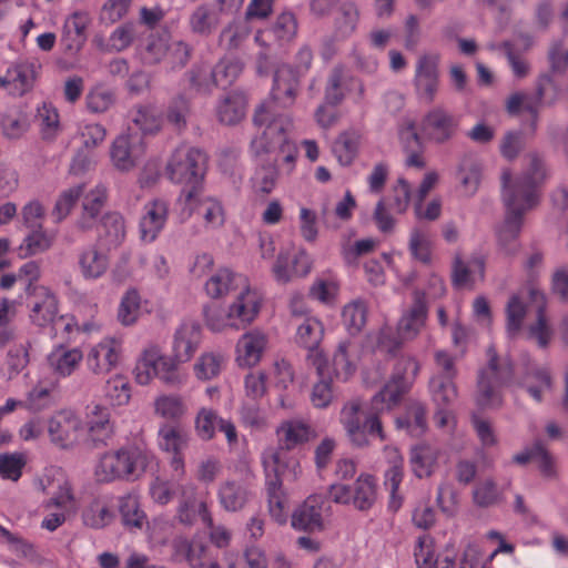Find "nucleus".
I'll return each instance as SVG.
<instances>
[{
  "instance_id": "obj_1",
  "label": "nucleus",
  "mask_w": 568,
  "mask_h": 568,
  "mask_svg": "<svg viewBox=\"0 0 568 568\" xmlns=\"http://www.w3.org/2000/svg\"><path fill=\"white\" fill-rule=\"evenodd\" d=\"M420 369L419 363L413 357H402L397 361L389 382L376 393L364 409L359 399L346 403L341 412V423L346 434L356 447L369 445L368 435L385 440L379 414L395 406L402 395L413 385Z\"/></svg>"
},
{
  "instance_id": "obj_2",
  "label": "nucleus",
  "mask_w": 568,
  "mask_h": 568,
  "mask_svg": "<svg viewBox=\"0 0 568 568\" xmlns=\"http://www.w3.org/2000/svg\"><path fill=\"white\" fill-rule=\"evenodd\" d=\"M169 180L184 185L178 197L182 220L189 219L197 203V192L205 173V155L199 149L180 145L165 168Z\"/></svg>"
},
{
  "instance_id": "obj_3",
  "label": "nucleus",
  "mask_w": 568,
  "mask_h": 568,
  "mask_svg": "<svg viewBox=\"0 0 568 568\" xmlns=\"http://www.w3.org/2000/svg\"><path fill=\"white\" fill-rule=\"evenodd\" d=\"M262 306L260 294L246 283L226 307L212 306L204 311L207 328L220 333L229 328L240 331L251 325Z\"/></svg>"
},
{
  "instance_id": "obj_4",
  "label": "nucleus",
  "mask_w": 568,
  "mask_h": 568,
  "mask_svg": "<svg viewBox=\"0 0 568 568\" xmlns=\"http://www.w3.org/2000/svg\"><path fill=\"white\" fill-rule=\"evenodd\" d=\"M153 459L151 452L136 446L109 450L99 457L94 466V477L99 483L138 478Z\"/></svg>"
},
{
  "instance_id": "obj_5",
  "label": "nucleus",
  "mask_w": 568,
  "mask_h": 568,
  "mask_svg": "<svg viewBox=\"0 0 568 568\" xmlns=\"http://www.w3.org/2000/svg\"><path fill=\"white\" fill-rule=\"evenodd\" d=\"M526 165L520 174L514 175L510 169H504L500 175L501 193H514L517 200L537 206L540 199L539 189L550 178L546 158L534 151L525 156Z\"/></svg>"
},
{
  "instance_id": "obj_6",
  "label": "nucleus",
  "mask_w": 568,
  "mask_h": 568,
  "mask_svg": "<svg viewBox=\"0 0 568 568\" xmlns=\"http://www.w3.org/2000/svg\"><path fill=\"white\" fill-rule=\"evenodd\" d=\"M488 364L478 377L476 404L483 408H497L501 405V387L507 385L514 375L511 363L499 359L494 347L487 349Z\"/></svg>"
},
{
  "instance_id": "obj_7",
  "label": "nucleus",
  "mask_w": 568,
  "mask_h": 568,
  "mask_svg": "<svg viewBox=\"0 0 568 568\" xmlns=\"http://www.w3.org/2000/svg\"><path fill=\"white\" fill-rule=\"evenodd\" d=\"M261 135L251 142V151L254 155H270V160L276 164L285 162L290 165L295 161L297 150L287 138V130L292 126L291 119H273L264 124Z\"/></svg>"
},
{
  "instance_id": "obj_8",
  "label": "nucleus",
  "mask_w": 568,
  "mask_h": 568,
  "mask_svg": "<svg viewBox=\"0 0 568 568\" xmlns=\"http://www.w3.org/2000/svg\"><path fill=\"white\" fill-rule=\"evenodd\" d=\"M298 84V77L292 68L287 65L278 68L274 74L271 99L261 103L255 110L253 118L255 125L263 126L273 119H288L277 111V106L288 108L294 103Z\"/></svg>"
},
{
  "instance_id": "obj_9",
  "label": "nucleus",
  "mask_w": 568,
  "mask_h": 568,
  "mask_svg": "<svg viewBox=\"0 0 568 568\" xmlns=\"http://www.w3.org/2000/svg\"><path fill=\"white\" fill-rule=\"evenodd\" d=\"M255 478L250 460L245 457L239 459L232 467V477L219 486L221 507L230 513L242 510L253 496Z\"/></svg>"
},
{
  "instance_id": "obj_10",
  "label": "nucleus",
  "mask_w": 568,
  "mask_h": 568,
  "mask_svg": "<svg viewBox=\"0 0 568 568\" xmlns=\"http://www.w3.org/2000/svg\"><path fill=\"white\" fill-rule=\"evenodd\" d=\"M243 63L235 57L221 59L213 69L200 65L191 71V84L203 93H209L214 87L226 88L242 73Z\"/></svg>"
},
{
  "instance_id": "obj_11",
  "label": "nucleus",
  "mask_w": 568,
  "mask_h": 568,
  "mask_svg": "<svg viewBox=\"0 0 568 568\" xmlns=\"http://www.w3.org/2000/svg\"><path fill=\"white\" fill-rule=\"evenodd\" d=\"M557 98V89L550 75H540L537 82L536 93H513L506 101V110L510 115H519L523 112L532 118L531 126L536 128L537 116L541 103H552Z\"/></svg>"
},
{
  "instance_id": "obj_12",
  "label": "nucleus",
  "mask_w": 568,
  "mask_h": 568,
  "mask_svg": "<svg viewBox=\"0 0 568 568\" xmlns=\"http://www.w3.org/2000/svg\"><path fill=\"white\" fill-rule=\"evenodd\" d=\"M276 447H266L261 455V463L265 475V484L283 481H297L302 476V466L298 459Z\"/></svg>"
},
{
  "instance_id": "obj_13",
  "label": "nucleus",
  "mask_w": 568,
  "mask_h": 568,
  "mask_svg": "<svg viewBox=\"0 0 568 568\" xmlns=\"http://www.w3.org/2000/svg\"><path fill=\"white\" fill-rule=\"evenodd\" d=\"M122 358V343L115 337H104L91 345L85 354V366L90 373L104 376L115 369Z\"/></svg>"
},
{
  "instance_id": "obj_14",
  "label": "nucleus",
  "mask_w": 568,
  "mask_h": 568,
  "mask_svg": "<svg viewBox=\"0 0 568 568\" xmlns=\"http://www.w3.org/2000/svg\"><path fill=\"white\" fill-rule=\"evenodd\" d=\"M440 54L426 52L418 57L415 65L414 85L417 95L426 103H432L439 88Z\"/></svg>"
},
{
  "instance_id": "obj_15",
  "label": "nucleus",
  "mask_w": 568,
  "mask_h": 568,
  "mask_svg": "<svg viewBox=\"0 0 568 568\" xmlns=\"http://www.w3.org/2000/svg\"><path fill=\"white\" fill-rule=\"evenodd\" d=\"M38 488L49 496L42 503V507L47 511L63 510L68 513L73 503V495L68 480L58 469L48 470L37 481Z\"/></svg>"
},
{
  "instance_id": "obj_16",
  "label": "nucleus",
  "mask_w": 568,
  "mask_h": 568,
  "mask_svg": "<svg viewBox=\"0 0 568 568\" xmlns=\"http://www.w3.org/2000/svg\"><path fill=\"white\" fill-rule=\"evenodd\" d=\"M38 488L49 496L42 503V507L47 511L63 510L68 513L73 503V495L68 480L58 469L48 470L37 481Z\"/></svg>"
},
{
  "instance_id": "obj_17",
  "label": "nucleus",
  "mask_w": 568,
  "mask_h": 568,
  "mask_svg": "<svg viewBox=\"0 0 568 568\" xmlns=\"http://www.w3.org/2000/svg\"><path fill=\"white\" fill-rule=\"evenodd\" d=\"M458 126V116L443 106L430 109L422 121L423 134L428 141L437 144L452 140L456 135Z\"/></svg>"
},
{
  "instance_id": "obj_18",
  "label": "nucleus",
  "mask_w": 568,
  "mask_h": 568,
  "mask_svg": "<svg viewBox=\"0 0 568 568\" xmlns=\"http://www.w3.org/2000/svg\"><path fill=\"white\" fill-rule=\"evenodd\" d=\"M170 203L163 197H153L144 203L139 220L140 239L153 243L164 230L169 220Z\"/></svg>"
},
{
  "instance_id": "obj_19",
  "label": "nucleus",
  "mask_w": 568,
  "mask_h": 568,
  "mask_svg": "<svg viewBox=\"0 0 568 568\" xmlns=\"http://www.w3.org/2000/svg\"><path fill=\"white\" fill-rule=\"evenodd\" d=\"M40 70L41 64L34 59L19 61L0 77V89H7L13 97H22L32 90Z\"/></svg>"
},
{
  "instance_id": "obj_20",
  "label": "nucleus",
  "mask_w": 568,
  "mask_h": 568,
  "mask_svg": "<svg viewBox=\"0 0 568 568\" xmlns=\"http://www.w3.org/2000/svg\"><path fill=\"white\" fill-rule=\"evenodd\" d=\"M83 432L80 418L71 410L58 412L48 422L50 439L61 448H69L79 443Z\"/></svg>"
},
{
  "instance_id": "obj_21",
  "label": "nucleus",
  "mask_w": 568,
  "mask_h": 568,
  "mask_svg": "<svg viewBox=\"0 0 568 568\" xmlns=\"http://www.w3.org/2000/svg\"><path fill=\"white\" fill-rule=\"evenodd\" d=\"M328 508V501L322 495L308 496L292 514V527L310 532L323 530L324 515Z\"/></svg>"
},
{
  "instance_id": "obj_22",
  "label": "nucleus",
  "mask_w": 568,
  "mask_h": 568,
  "mask_svg": "<svg viewBox=\"0 0 568 568\" xmlns=\"http://www.w3.org/2000/svg\"><path fill=\"white\" fill-rule=\"evenodd\" d=\"M202 343V327L194 320L181 322L174 329L171 342V353L180 363H187L194 356Z\"/></svg>"
},
{
  "instance_id": "obj_23",
  "label": "nucleus",
  "mask_w": 568,
  "mask_h": 568,
  "mask_svg": "<svg viewBox=\"0 0 568 568\" xmlns=\"http://www.w3.org/2000/svg\"><path fill=\"white\" fill-rule=\"evenodd\" d=\"M144 154V143L136 133L119 135L111 145L110 156L114 168L122 172L131 171Z\"/></svg>"
},
{
  "instance_id": "obj_24",
  "label": "nucleus",
  "mask_w": 568,
  "mask_h": 568,
  "mask_svg": "<svg viewBox=\"0 0 568 568\" xmlns=\"http://www.w3.org/2000/svg\"><path fill=\"white\" fill-rule=\"evenodd\" d=\"M324 327L314 316H306L296 328L295 342L310 352L307 358L316 367L317 374L323 375L324 354L318 349L323 338Z\"/></svg>"
},
{
  "instance_id": "obj_25",
  "label": "nucleus",
  "mask_w": 568,
  "mask_h": 568,
  "mask_svg": "<svg viewBox=\"0 0 568 568\" xmlns=\"http://www.w3.org/2000/svg\"><path fill=\"white\" fill-rule=\"evenodd\" d=\"M268 344V335L262 329L247 331L236 342L235 362L243 368L256 366L267 351Z\"/></svg>"
},
{
  "instance_id": "obj_26",
  "label": "nucleus",
  "mask_w": 568,
  "mask_h": 568,
  "mask_svg": "<svg viewBox=\"0 0 568 568\" xmlns=\"http://www.w3.org/2000/svg\"><path fill=\"white\" fill-rule=\"evenodd\" d=\"M28 306L30 321L39 327L51 325L58 316V300L45 286L29 287Z\"/></svg>"
},
{
  "instance_id": "obj_27",
  "label": "nucleus",
  "mask_w": 568,
  "mask_h": 568,
  "mask_svg": "<svg viewBox=\"0 0 568 568\" xmlns=\"http://www.w3.org/2000/svg\"><path fill=\"white\" fill-rule=\"evenodd\" d=\"M276 448L291 452L315 439L316 430L300 418L285 419L275 429Z\"/></svg>"
},
{
  "instance_id": "obj_28",
  "label": "nucleus",
  "mask_w": 568,
  "mask_h": 568,
  "mask_svg": "<svg viewBox=\"0 0 568 568\" xmlns=\"http://www.w3.org/2000/svg\"><path fill=\"white\" fill-rule=\"evenodd\" d=\"M197 518H201L207 526H212V517L206 503L196 497V487L192 483H185L179 496L176 519L183 525L191 526Z\"/></svg>"
},
{
  "instance_id": "obj_29",
  "label": "nucleus",
  "mask_w": 568,
  "mask_h": 568,
  "mask_svg": "<svg viewBox=\"0 0 568 568\" xmlns=\"http://www.w3.org/2000/svg\"><path fill=\"white\" fill-rule=\"evenodd\" d=\"M189 433L181 427L163 424L158 432V444L161 450L172 454L171 467L182 475L184 474V457L182 452L189 444Z\"/></svg>"
},
{
  "instance_id": "obj_30",
  "label": "nucleus",
  "mask_w": 568,
  "mask_h": 568,
  "mask_svg": "<svg viewBox=\"0 0 568 568\" xmlns=\"http://www.w3.org/2000/svg\"><path fill=\"white\" fill-rule=\"evenodd\" d=\"M530 298L536 305V321L527 327V338L534 341L540 348H547L554 337V328L546 315L547 300L544 292L531 288Z\"/></svg>"
},
{
  "instance_id": "obj_31",
  "label": "nucleus",
  "mask_w": 568,
  "mask_h": 568,
  "mask_svg": "<svg viewBox=\"0 0 568 568\" xmlns=\"http://www.w3.org/2000/svg\"><path fill=\"white\" fill-rule=\"evenodd\" d=\"M91 22L85 11H75L64 21L61 34V44L68 53H78L87 42V29Z\"/></svg>"
},
{
  "instance_id": "obj_32",
  "label": "nucleus",
  "mask_w": 568,
  "mask_h": 568,
  "mask_svg": "<svg viewBox=\"0 0 568 568\" xmlns=\"http://www.w3.org/2000/svg\"><path fill=\"white\" fill-rule=\"evenodd\" d=\"M485 276V261L475 255L464 261L459 253H455L452 265V283L457 288L473 287L476 281Z\"/></svg>"
},
{
  "instance_id": "obj_33",
  "label": "nucleus",
  "mask_w": 568,
  "mask_h": 568,
  "mask_svg": "<svg viewBox=\"0 0 568 568\" xmlns=\"http://www.w3.org/2000/svg\"><path fill=\"white\" fill-rule=\"evenodd\" d=\"M106 199L108 187L103 183L97 184L83 196L82 212L78 220L79 229L89 231L99 225Z\"/></svg>"
},
{
  "instance_id": "obj_34",
  "label": "nucleus",
  "mask_w": 568,
  "mask_h": 568,
  "mask_svg": "<svg viewBox=\"0 0 568 568\" xmlns=\"http://www.w3.org/2000/svg\"><path fill=\"white\" fill-rule=\"evenodd\" d=\"M427 318V304L425 294L414 292V301L407 312H405L398 322L397 332L400 339L415 338L425 326Z\"/></svg>"
},
{
  "instance_id": "obj_35",
  "label": "nucleus",
  "mask_w": 568,
  "mask_h": 568,
  "mask_svg": "<svg viewBox=\"0 0 568 568\" xmlns=\"http://www.w3.org/2000/svg\"><path fill=\"white\" fill-rule=\"evenodd\" d=\"M439 447L428 443L414 445L409 450V467L419 479L430 477L438 469Z\"/></svg>"
},
{
  "instance_id": "obj_36",
  "label": "nucleus",
  "mask_w": 568,
  "mask_h": 568,
  "mask_svg": "<svg viewBox=\"0 0 568 568\" xmlns=\"http://www.w3.org/2000/svg\"><path fill=\"white\" fill-rule=\"evenodd\" d=\"M501 201L505 206V219L497 230V235H519L524 215L535 206L517 200L511 192L501 193Z\"/></svg>"
},
{
  "instance_id": "obj_37",
  "label": "nucleus",
  "mask_w": 568,
  "mask_h": 568,
  "mask_svg": "<svg viewBox=\"0 0 568 568\" xmlns=\"http://www.w3.org/2000/svg\"><path fill=\"white\" fill-rule=\"evenodd\" d=\"M349 89L357 90V101H361L364 94V85L361 81L355 79H348L344 69L336 67L332 70L326 89H325V102L331 106H336L345 98V91Z\"/></svg>"
},
{
  "instance_id": "obj_38",
  "label": "nucleus",
  "mask_w": 568,
  "mask_h": 568,
  "mask_svg": "<svg viewBox=\"0 0 568 568\" xmlns=\"http://www.w3.org/2000/svg\"><path fill=\"white\" fill-rule=\"evenodd\" d=\"M481 178L483 164L480 160L475 154H464L456 168V179L463 192L468 196L476 194L480 186Z\"/></svg>"
},
{
  "instance_id": "obj_39",
  "label": "nucleus",
  "mask_w": 568,
  "mask_h": 568,
  "mask_svg": "<svg viewBox=\"0 0 568 568\" xmlns=\"http://www.w3.org/2000/svg\"><path fill=\"white\" fill-rule=\"evenodd\" d=\"M247 283L246 278L223 267L215 271L205 282V293L211 298H222L229 293L240 290Z\"/></svg>"
},
{
  "instance_id": "obj_40",
  "label": "nucleus",
  "mask_w": 568,
  "mask_h": 568,
  "mask_svg": "<svg viewBox=\"0 0 568 568\" xmlns=\"http://www.w3.org/2000/svg\"><path fill=\"white\" fill-rule=\"evenodd\" d=\"M85 429L88 438L95 445L104 444L113 434L108 408L94 405L88 408Z\"/></svg>"
},
{
  "instance_id": "obj_41",
  "label": "nucleus",
  "mask_w": 568,
  "mask_h": 568,
  "mask_svg": "<svg viewBox=\"0 0 568 568\" xmlns=\"http://www.w3.org/2000/svg\"><path fill=\"white\" fill-rule=\"evenodd\" d=\"M84 358L80 348L55 347L48 356V364L53 373L60 377L70 376Z\"/></svg>"
},
{
  "instance_id": "obj_42",
  "label": "nucleus",
  "mask_w": 568,
  "mask_h": 568,
  "mask_svg": "<svg viewBox=\"0 0 568 568\" xmlns=\"http://www.w3.org/2000/svg\"><path fill=\"white\" fill-rule=\"evenodd\" d=\"M246 112V98L241 92H230L216 105L217 120L227 125L239 123Z\"/></svg>"
},
{
  "instance_id": "obj_43",
  "label": "nucleus",
  "mask_w": 568,
  "mask_h": 568,
  "mask_svg": "<svg viewBox=\"0 0 568 568\" xmlns=\"http://www.w3.org/2000/svg\"><path fill=\"white\" fill-rule=\"evenodd\" d=\"M357 347L351 341H343L338 344L334 356L333 366L337 378L347 381L357 367Z\"/></svg>"
},
{
  "instance_id": "obj_44",
  "label": "nucleus",
  "mask_w": 568,
  "mask_h": 568,
  "mask_svg": "<svg viewBox=\"0 0 568 568\" xmlns=\"http://www.w3.org/2000/svg\"><path fill=\"white\" fill-rule=\"evenodd\" d=\"M353 506L358 510H368L377 499V480L371 475L361 474L353 484Z\"/></svg>"
},
{
  "instance_id": "obj_45",
  "label": "nucleus",
  "mask_w": 568,
  "mask_h": 568,
  "mask_svg": "<svg viewBox=\"0 0 568 568\" xmlns=\"http://www.w3.org/2000/svg\"><path fill=\"white\" fill-rule=\"evenodd\" d=\"M172 548L175 560H185L190 568L204 567L203 557L206 548L202 542L176 537L172 541Z\"/></svg>"
},
{
  "instance_id": "obj_46",
  "label": "nucleus",
  "mask_w": 568,
  "mask_h": 568,
  "mask_svg": "<svg viewBox=\"0 0 568 568\" xmlns=\"http://www.w3.org/2000/svg\"><path fill=\"white\" fill-rule=\"evenodd\" d=\"M163 353L156 345H150L146 347L133 371L134 378L140 385H148L155 378V372L158 371L159 363L162 362Z\"/></svg>"
},
{
  "instance_id": "obj_47",
  "label": "nucleus",
  "mask_w": 568,
  "mask_h": 568,
  "mask_svg": "<svg viewBox=\"0 0 568 568\" xmlns=\"http://www.w3.org/2000/svg\"><path fill=\"white\" fill-rule=\"evenodd\" d=\"M220 23L217 10L211 4L199 6L189 18L192 32L201 36L211 34Z\"/></svg>"
},
{
  "instance_id": "obj_48",
  "label": "nucleus",
  "mask_w": 568,
  "mask_h": 568,
  "mask_svg": "<svg viewBox=\"0 0 568 568\" xmlns=\"http://www.w3.org/2000/svg\"><path fill=\"white\" fill-rule=\"evenodd\" d=\"M359 20V10L353 2H345L339 7L334 22V38L348 39L356 30Z\"/></svg>"
},
{
  "instance_id": "obj_49",
  "label": "nucleus",
  "mask_w": 568,
  "mask_h": 568,
  "mask_svg": "<svg viewBox=\"0 0 568 568\" xmlns=\"http://www.w3.org/2000/svg\"><path fill=\"white\" fill-rule=\"evenodd\" d=\"M368 307L365 301L354 300L347 303L342 311V321L351 335L358 334L367 322Z\"/></svg>"
},
{
  "instance_id": "obj_50",
  "label": "nucleus",
  "mask_w": 568,
  "mask_h": 568,
  "mask_svg": "<svg viewBox=\"0 0 568 568\" xmlns=\"http://www.w3.org/2000/svg\"><path fill=\"white\" fill-rule=\"evenodd\" d=\"M99 235L103 236L110 247H116L125 237V224L118 213H108L98 225Z\"/></svg>"
},
{
  "instance_id": "obj_51",
  "label": "nucleus",
  "mask_w": 568,
  "mask_h": 568,
  "mask_svg": "<svg viewBox=\"0 0 568 568\" xmlns=\"http://www.w3.org/2000/svg\"><path fill=\"white\" fill-rule=\"evenodd\" d=\"M37 120L44 140H53L61 131L60 115L57 108L49 102H43L37 109Z\"/></svg>"
},
{
  "instance_id": "obj_52",
  "label": "nucleus",
  "mask_w": 568,
  "mask_h": 568,
  "mask_svg": "<svg viewBox=\"0 0 568 568\" xmlns=\"http://www.w3.org/2000/svg\"><path fill=\"white\" fill-rule=\"evenodd\" d=\"M141 313V295L135 288L128 290L121 297L116 318L123 326L136 323Z\"/></svg>"
},
{
  "instance_id": "obj_53",
  "label": "nucleus",
  "mask_w": 568,
  "mask_h": 568,
  "mask_svg": "<svg viewBox=\"0 0 568 568\" xmlns=\"http://www.w3.org/2000/svg\"><path fill=\"white\" fill-rule=\"evenodd\" d=\"M119 511L126 527H143L146 516L141 509L139 498L135 494H126L119 498Z\"/></svg>"
},
{
  "instance_id": "obj_54",
  "label": "nucleus",
  "mask_w": 568,
  "mask_h": 568,
  "mask_svg": "<svg viewBox=\"0 0 568 568\" xmlns=\"http://www.w3.org/2000/svg\"><path fill=\"white\" fill-rule=\"evenodd\" d=\"M224 362L221 353L204 352L193 366L194 374L201 381H210L221 373Z\"/></svg>"
},
{
  "instance_id": "obj_55",
  "label": "nucleus",
  "mask_w": 568,
  "mask_h": 568,
  "mask_svg": "<svg viewBox=\"0 0 568 568\" xmlns=\"http://www.w3.org/2000/svg\"><path fill=\"white\" fill-rule=\"evenodd\" d=\"M361 136L356 132L342 133L333 144V152L342 165H349L357 155Z\"/></svg>"
},
{
  "instance_id": "obj_56",
  "label": "nucleus",
  "mask_w": 568,
  "mask_h": 568,
  "mask_svg": "<svg viewBox=\"0 0 568 568\" xmlns=\"http://www.w3.org/2000/svg\"><path fill=\"white\" fill-rule=\"evenodd\" d=\"M183 485L176 480L155 477L150 484L149 494L155 504L164 506L171 503L175 496H180Z\"/></svg>"
},
{
  "instance_id": "obj_57",
  "label": "nucleus",
  "mask_w": 568,
  "mask_h": 568,
  "mask_svg": "<svg viewBox=\"0 0 568 568\" xmlns=\"http://www.w3.org/2000/svg\"><path fill=\"white\" fill-rule=\"evenodd\" d=\"M267 500H268V511L273 519H275L280 524L286 523L287 519V497L283 489L282 484L278 483H270L265 484Z\"/></svg>"
},
{
  "instance_id": "obj_58",
  "label": "nucleus",
  "mask_w": 568,
  "mask_h": 568,
  "mask_svg": "<svg viewBox=\"0 0 568 568\" xmlns=\"http://www.w3.org/2000/svg\"><path fill=\"white\" fill-rule=\"evenodd\" d=\"M433 400L438 407H449L457 398L454 379L433 376L429 382Z\"/></svg>"
},
{
  "instance_id": "obj_59",
  "label": "nucleus",
  "mask_w": 568,
  "mask_h": 568,
  "mask_svg": "<svg viewBox=\"0 0 568 568\" xmlns=\"http://www.w3.org/2000/svg\"><path fill=\"white\" fill-rule=\"evenodd\" d=\"M81 273L85 278H98L102 276L108 268L106 256L90 247L82 252L80 256Z\"/></svg>"
},
{
  "instance_id": "obj_60",
  "label": "nucleus",
  "mask_w": 568,
  "mask_h": 568,
  "mask_svg": "<svg viewBox=\"0 0 568 568\" xmlns=\"http://www.w3.org/2000/svg\"><path fill=\"white\" fill-rule=\"evenodd\" d=\"M408 247L413 257L423 264L432 262V241L427 231L415 227L409 235Z\"/></svg>"
},
{
  "instance_id": "obj_61",
  "label": "nucleus",
  "mask_w": 568,
  "mask_h": 568,
  "mask_svg": "<svg viewBox=\"0 0 568 568\" xmlns=\"http://www.w3.org/2000/svg\"><path fill=\"white\" fill-rule=\"evenodd\" d=\"M53 235L42 231V229L34 230L29 234L19 247V254L22 257L40 254L48 251L53 244Z\"/></svg>"
},
{
  "instance_id": "obj_62",
  "label": "nucleus",
  "mask_w": 568,
  "mask_h": 568,
  "mask_svg": "<svg viewBox=\"0 0 568 568\" xmlns=\"http://www.w3.org/2000/svg\"><path fill=\"white\" fill-rule=\"evenodd\" d=\"M268 30L274 41L283 45L295 38L297 33V22L293 13L284 12L277 17L276 21Z\"/></svg>"
},
{
  "instance_id": "obj_63",
  "label": "nucleus",
  "mask_w": 568,
  "mask_h": 568,
  "mask_svg": "<svg viewBox=\"0 0 568 568\" xmlns=\"http://www.w3.org/2000/svg\"><path fill=\"white\" fill-rule=\"evenodd\" d=\"M524 385L528 394L540 402L545 390L550 389L551 378L547 368H535L528 372L524 379Z\"/></svg>"
},
{
  "instance_id": "obj_64",
  "label": "nucleus",
  "mask_w": 568,
  "mask_h": 568,
  "mask_svg": "<svg viewBox=\"0 0 568 568\" xmlns=\"http://www.w3.org/2000/svg\"><path fill=\"white\" fill-rule=\"evenodd\" d=\"M105 397L113 406L126 405L131 398V388L125 377L112 376L105 385Z\"/></svg>"
}]
</instances>
